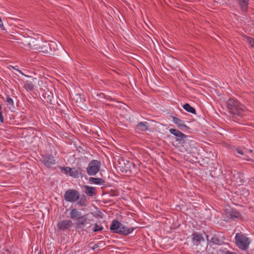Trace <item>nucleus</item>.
Returning a JSON list of instances; mask_svg holds the SVG:
<instances>
[{"instance_id": "nucleus-14", "label": "nucleus", "mask_w": 254, "mask_h": 254, "mask_svg": "<svg viewBox=\"0 0 254 254\" xmlns=\"http://www.w3.org/2000/svg\"><path fill=\"white\" fill-rule=\"evenodd\" d=\"M178 137L177 140L182 142V143H186L188 141L192 142V140L190 139V137L186 135L183 133L180 132L175 136Z\"/></svg>"}, {"instance_id": "nucleus-22", "label": "nucleus", "mask_w": 254, "mask_h": 254, "mask_svg": "<svg viewBox=\"0 0 254 254\" xmlns=\"http://www.w3.org/2000/svg\"><path fill=\"white\" fill-rule=\"evenodd\" d=\"M183 108L187 112L191 114H196L195 109L191 107L189 103H186L183 106Z\"/></svg>"}, {"instance_id": "nucleus-31", "label": "nucleus", "mask_w": 254, "mask_h": 254, "mask_svg": "<svg viewBox=\"0 0 254 254\" xmlns=\"http://www.w3.org/2000/svg\"><path fill=\"white\" fill-rule=\"evenodd\" d=\"M96 95L98 96L101 99H108L109 97H107L104 93L102 92H97Z\"/></svg>"}, {"instance_id": "nucleus-25", "label": "nucleus", "mask_w": 254, "mask_h": 254, "mask_svg": "<svg viewBox=\"0 0 254 254\" xmlns=\"http://www.w3.org/2000/svg\"><path fill=\"white\" fill-rule=\"evenodd\" d=\"M77 204L81 206H85L87 205V202L85 196L84 195L83 197H82L80 199L77 200Z\"/></svg>"}, {"instance_id": "nucleus-18", "label": "nucleus", "mask_w": 254, "mask_h": 254, "mask_svg": "<svg viewBox=\"0 0 254 254\" xmlns=\"http://www.w3.org/2000/svg\"><path fill=\"white\" fill-rule=\"evenodd\" d=\"M173 122L182 129L184 128H189V127L185 125L184 122L179 118L176 117H173Z\"/></svg>"}, {"instance_id": "nucleus-30", "label": "nucleus", "mask_w": 254, "mask_h": 254, "mask_svg": "<svg viewBox=\"0 0 254 254\" xmlns=\"http://www.w3.org/2000/svg\"><path fill=\"white\" fill-rule=\"evenodd\" d=\"M45 41H43L42 40V39H40V41L39 42V44H38V49H36V50L39 51H40V49H42V47L44 46Z\"/></svg>"}, {"instance_id": "nucleus-9", "label": "nucleus", "mask_w": 254, "mask_h": 254, "mask_svg": "<svg viewBox=\"0 0 254 254\" xmlns=\"http://www.w3.org/2000/svg\"><path fill=\"white\" fill-rule=\"evenodd\" d=\"M119 165H120L119 166V168H120L121 171L123 173H125L127 175H128L130 173H131V167L132 166V167H134V164L129 162V161H127V164L124 163V166H123V165L121 163H120Z\"/></svg>"}, {"instance_id": "nucleus-17", "label": "nucleus", "mask_w": 254, "mask_h": 254, "mask_svg": "<svg viewBox=\"0 0 254 254\" xmlns=\"http://www.w3.org/2000/svg\"><path fill=\"white\" fill-rule=\"evenodd\" d=\"M70 217L71 219L76 220L78 218L81 216V212L76 208L71 209L70 213Z\"/></svg>"}, {"instance_id": "nucleus-40", "label": "nucleus", "mask_w": 254, "mask_h": 254, "mask_svg": "<svg viewBox=\"0 0 254 254\" xmlns=\"http://www.w3.org/2000/svg\"><path fill=\"white\" fill-rule=\"evenodd\" d=\"M90 221V220L88 219V224H86V225H85V228L86 229H89L90 228L91 225L90 223L89 222Z\"/></svg>"}, {"instance_id": "nucleus-24", "label": "nucleus", "mask_w": 254, "mask_h": 254, "mask_svg": "<svg viewBox=\"0 0 254 254\" xmlns=\"http://www.w3.org/2000/svg\"><path fill=\"white\" fill-rule=\"evenodd\" d=\"M44 44V45L42 47V49H40V51H39L38 52L46 54L48 52V51L50 49V45L47 42H45Z\"/></svg>"}, {"instance_id": "nucleus-33", "label": "nucleus", "mask_w": 254, "mask_h": 254, "mask_svg": "<svg viewBox=\"0 0 254 254\" xmlns=\"http://www.w3.org/2000/svg\"><path fill=\"white\" fill-rule=\"evenodd\" d=\"M6 102L10 105H14L13 100L9 96L6 95Z\"/></svg>"}, {"instance_id": "nucleus-16", "label": "nucleus", "mask_w": 254, "mask_h": 254, "mask_svg": "<svg viewBox=\"0 0 254 254\" xmlns=\"http://www.w3.org/2000/svg\"><path fill=\"white\" fill-rule=\"evenodd\" d=\"M240 6L242 11L246 12L248 11V5L250 0H237Z\"/></svg>"}, {"instance_id": "nucleus-2", "label": "nucleus", "mask_w": 254, "mask_h": 254, "mask_svg": "<svg viewBox=\"0 0 254 254\" xmlns=\"http://www.w3.org/2000/svg\"><path fill=\"white\" fill-rule=\"evenodd\" d=\"M236 244L238 248L246 250L249 248L250 243L249 239L241 233H237L235 236Z\"/></svg>"}, {"instance_id": "nucleus-42", "label": "nucleus", "mask_w": 254, "mask_h": 254, "mask_svg": "<svg viewBox=\"0 0 254 254\" xmlns=\"http://www.w3.org/2000/svg\"><path fill=\"white\" fill-rule=\"evenodd\" d=\"M98 247V245L97 244H95V245H94V246L93 247H92V249L94 250L95 249H96Z\"/></svg>"}, {"instance_id": "nucleus-43", "label": "nucleus", "mask_w": 254, "mask_h": 254, "mask_svg": "<svg viewBox=\"0 0 254 254\" xmlns=\"http://www.w3.org/2000/svg\"><path fill=\"white\" fill-rule=\"evenodd\" d=\"M225 254H235V253L230 252V251H227L225 253Z\"/></svg>"}, {"instance_id": "nucleus-44", "label": "nucleus", "mask_w": 254, "mask_h": 254, "mask_svg": "<svg viewBox=\"0 0 254 254\" xmlns=\"http://www.w3.org/2000/svg\"><path fill=\"white\" fill-rule=\"evenodd\" d=\"M17 71H18V72H19L20 73H21V74H22V72L20 70H19L17 69Z\"/></svg>"}, {"instance_id": "nucleus-12", "label": "nucleus", "mask_w": 254, "mask_h": 254, "mask_svg": "<svg viewBox=\"0 0 254 254\" xmlns=\"http://www.w3.org/2000/svg\"><path fill=\"white\" fill-rule=\"evenodd\" d=\"M135 229V227L127 228L122 223V225L120 227L118 234L126 236L132 232Z\"/></svg>"}, {"instance_id": "nucleus-15", "label": "nucleus", "mask_w": 254, "mask_h": 254, "mask_svg": "<svg viewBox=\"0 0 254 254\" xmlns=\"http://www.w3.org/2000/svg\"><path fill=\"white\" fill-rule=\"evenodd\" d=\"M74 100L77 103L78 106L82 107L85 101V97L83 94H77L74 97Z\"/></svg>"}, {"instance_id": "nucleus-38", "label": "nucleus", "mask_w": 254, "mask_h": 254, "mask_svg": "<svg viewBox=\"0 0 254 254\" xmlns=\"http://www.w3.org/2000/svg\"><path fill=\"white\" fill-rule=\"evenodd\" d=\"M1 109H2V107L0 105V122L3 123V121H4V118L3 117L2 113L1 112Z\"/></svg>"}, {"instance_id": "nucleus-6", "label": "nucleus", "mask_w": 254, "mask_h": 254, "mask_svg": "<svg viewBox=\"0 0 254 254\" xmlns=\"http://www.w3.org/2000/svg\"><path fill=\"white\" fill-rule=\"evenodd\" d=\"M88 224L87 215L84 214L78 218L74 223L75 228L76 229H84L85 225Z\"/></svg>"}, {"instance_id": "nucleus-1", "label": "nucleus", "mask_w": 254, "mask_h": 254, "mask_svg": "<svg viewBox=\"0 0 254 254\" xmlns=\"http://www.w3.org/2000/svg\"><path fill=\"white\" fill-rule=\"evenodd\" d=\"M227 107L229 112L232 115L235 122H238L239 118H242L245 114L246 107L244 105L235 99H230L227 102Z\"/></svg>"}, {"instance_id": "nucleus-36", "label": "nucleus", "mask_w": 254, "mask_h": 254, "mask_svg": "<svg viewBox=\"0 0 254 254\" xmlns=\"http://www.w3.org/2000/svg\"><path fill=\"white\" fill-rule=\"evenodd\" d=\"M77 172H78V177H82L84 176V174L83 173V171L80 167H78L76 168Z\"/></svg>"}, {"instance_id": "nucleus-26", "label": "nucleus", "mask_w": 254, "mask_h": 254, "mask_svg": "<svg viewBox=\"0 0 254 254\" xmlns=\"http://www.w3.org/2000/svg\"><path fill=\"white\" fill-rule=\"evenodd\" d=\"M24 87L27 91H31L34 89V85L32 82L27 81L24 84Z\"/></svg>"}, {"instance_id": "nucleus-5", "label": "nucleus", "mask_w": 254, "mask_h": 254, "mask_svg": "<svg viewBox=\"0 0 254 254\" xmlns=\"http://www.w3.org/2000/svg\"><path fill=\"white\" fill-rule=\"evenodd\" d=\"M40 161L47 168H51L52 165L56 164V160L51 154L42 155Z\"/></svg>"}, {"instance_id": "nucleus-20", "label": "nucleus", "mask_w": 254, "mask_h": 254, "mask_svg": "<svg viewBox=\"0 0 254 254\" xmlns=\"http://www.w3.org/2000/svg\"><path fill=\"white\" fill-rule=\"evenodd\" d=\"M206 237L207 241H209V243L212 245H219L221 244V240L216 235H213L210 240L208 239V235H206Z\"/></svg>"}, {"instance_id": "nucleus-19", "label": "nucleus", "mask_w": 254, "mask_h": 254, "mask_svg": "<svg viewBox=\"0 0 254 254\" xmlns=\"http://www.w3.org/2000/svg\"><path fill=\"white\" fill-rule=\"evenodd\" d=\"M89 182L91 184L98 185H104L105 183V180L102 178L94 177H90L89 178Z\"/></svg>"}, {"instance_id": "nucleus-27", "label": "nucleus", "mask_w": 254, "mask_h": 254, "mask_svg": "<svg viewBox=\"0 0 254 254\" xmlns=\"http://www.w3.org/2000/svg\"><path fill=\"white\" fill-rule=\"evenodd\" d=\"M70 176L74 178H79L78 175V172H77L76 168H71L70 169Z\"/></svg>"}, {"instance_id": "nucleus-29", "label": "nucleus", "mask_w": 254, "mask_h": 254, "mask_svg": "<svg viewBox=\"0 0 254 254\" xmlns=\"http://www.w3.org/2000/svg\"><path fill=\"white\" fill-rule=\"evenodd\" d=\"M103 229V227L102 226L99 225L97 223H95L92 231L94 232H96L98 231H101Z\"/></svg>"}, {"instance_id": "nucleus-11", "label": "nucleus", "mask_w": 254, "mask_h": 254, "mask_svg": "<svg viewBox=\"0 0 254 254\" xmlns=\"http://www.w3.org/2000/svg\"><path fill=\"white\" fill-rule=\"evenodd\" d=\"M84 192L88 196L93 197L97 194L96 189L87 185L83 186Z\"/></svg>"}, {"instance_id": "nucleus-39", "label": "nucleus", "mask_w": 254, "mask_h": 254, "mask_svg": "<svg viewBox=\"0 0 254 254\" xmlns=\"http://www.w3.org/2000/svg\"><path fill=\"white\" fill-rule=\"evenodd\" d=\"M111 196H117L118 195V194L117 191H111L110 193Z\"/></svg>"}, {"instance_id": "nucleus-8", "label": "nucleus", "mask_w": 254, "mask_h": 254, "mask_svg": "<svg viewBox=\"0 0 254 254\" xmlns=\"http://www.w3.org/2000/svg\"><path fill=\"white\" fill-rule=\"evenodd\" d=\"M73 223L70 220H61L57 224V228L59 230L65 231L70 228Z\"/></svg>"}, {"instance_id": "nucleus-41", "label": "nucleus", "mask_w": 254, "mask_h": 254, "mask_svg": "<svg viewBox=\"0 0 254 254\" xmlns=\"http://www.w3.org/2000/svg\"><path fill=\"white\" fill-rule=\"evenodd\" d=\"M0 27L2 29H4V26L3 25V23H2V20L1 19L0 20Z\"/></svg>"}, {"instance_id": "nucleus-37", "label": "nucleus", "mask_w": 254, "mask_h": 254, "mask_svg": "<svg viewBox=\"0 0 254 254\" xmlns=\"http://www.w3.org/2000/svg\"><path fill=\"white\" fill-rule=\"evenodd\" d=\"M234 150L242 155H245L243 150L240 148H235Z\"/></svg>"}, {"instance_id": "nucleus-35", "label": "nucleus", "mask_w": 254, "mask_h": 254, "mask_svg": "<svg viewBox=\"0 0 254 254\" xmlns=\"http://www.w3.org/2000/svg\"><path fill=\"white\" fill-rule=\"evenodd\" d=\"M247 42L252 47H254V39L251 37H247Z\"/></svg>"}, {"instance_id": "nucleus-23", "label": "nucleus", "mask_w": 254, "mask_h": 254, "mask_svg": "<svg viewBox=\"0 0 254 254\" xmlns=\"http://www.w3.org/2000/svg\"><path fill=\"white\" fill-rule=\"evenodd\" d=\"M231 218H239L241 217L240 213L235 209H232L229 213Z\"/></svg>"}, {"instance_id": "nucleus-7", "label": "nucleus", "mask_w": 254, "mask_h": 254, "mask_svg": "<svg viewBox=\"0 0 254 254\" xmlns=\"http://www.w3.org/2000/svg\"><path fill=\"white\" fill-rule=\"evenodd\" d=\"M40 39L33 37H28L24 40L23 44L24 46H27L29 48L36 50V49H38L37 46Z\"/></svg>"}, {"instance_id": "nucleus-13", "label": "nucleus", "mask_w": 254, "mask_h": 254, "mask_svg": "<svg viewBox=\"0 0 254 254\" xmlns=\"http://www.w3.org/2000/svg\"><path fill=\"white\" fill-rule=\"evenodd\" d=\"M121 225L122 223L115 219L112 222L110 229L113 233L119 234L120 227H121Z\"/></svg>"}, {"instance_id": "nucleus-34", "label": "nucleus", "mask_w": 254, "mask_h": 254, "mask_svg": "<svg viewBox=\"0 0 254 254\" xmlns=\"http://www.w3.org/2000/svg\"><path fill=\"white\" fill-rule=\"evenodd\" d=\"M169 131L171 134H173L174 136H176V135L178 134V133L181 132L179 130L174 128L170 129Z\"/></svg>"}, {"instance_id": "nucleus-4", "label": "nucleus", "mask_w": 254, "mask_h": 254, "mask_svg": "<svg viewBox=\"0 0 254 254\" xmlns=\"http://www.w3.org/2000/svg\"><path fill=\"white\" fill-rule=\"evenodd\" d=\"M79 192L74 189H69L64 194V198L67 202H76L79 199Z\"/></svg>"}, {"instance_id": "nucleus-28", "label": "nucleus", "mask_w": 254, "mask_h": 254, "mask_svg": "<svg viewBox=\"0 0 254 254\" xmlns=\"http://www.w3.org/2000/svg\"><path fill=\"white\" fill-rule=\"evenodd\" d=\"M61 171L62 173H64L66 175H69L70 176L71 168L68 167H60Z\"/></svg>"}, {"instance_id": "nucleus-21", "label": "nucleus", "mask_w": 254, "mask_h": 254, "mask_svg": "<svg viewBox=\"0 0 254 254\" xmlns=\"http://www.w3.org/2000/svg\"><path fill=\"white\" fill-rule=\"evenodd\" d=\"M136 128L142 131H147L149 129V126L148 123L140 122L136 125Z\"/></svg>"}, {"instance_id": "nucleus-32", "label": "nucleus", "mask_w": 254, "mask_h": 254, "mask_svg": "<svg viewBox=\"0 0 254 254\" xmlns=\"http://www.w3.org/2000/svg\"><path fill=\"white\" fill-rule=\"evenodd\" d=\"M44 98H45V99L47 100V103H49L50 104H53L52 99L53 98V96L52 95H48L47 97H46V96H45Z\"/></svg>"}, {"instance_id": "nucleus-3", "label": "nucleus", "mask_w": 254, "mask_h": 254, "mask_svg": "<svg viewBox=\"0 0 254 254\" xmlns=\"http://www.w3.org/2000/svg\"><path fill=\"white\" fill-rule=\"evenodd\" d=\"M101 162L97 160H92L88 164L86 172L89 176H95L99 171Z\"/></svg>"}, {"instance_id": "nucleus-10", "label": "nucleus", "mask_w": 254, "mask_h": 254, "mask_svg": "<svg viewBox=\"0 0 254 254\" xmlns=\"http://www.w3.org/2000/svg\"><path fill=\"white\" fill-rule=\"evenodd\" d=\"M191 236L192 242L194 245L198 246L201 241H204V239L202 234L194 232L192 233Z\"/></svg>"}]
</instances>
